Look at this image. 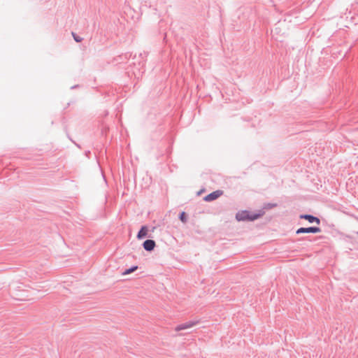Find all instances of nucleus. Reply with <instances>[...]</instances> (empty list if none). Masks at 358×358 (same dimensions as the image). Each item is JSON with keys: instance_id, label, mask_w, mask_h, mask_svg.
<instances>
[{"instance_id": "nucleus-1", "label": "nucleus", "mask_w": 358, "mask_h": 358, "mask_svg": "<svg viewBox=\"0 0 358 358\" xmlns=\"http://www.w3.org/2000/svg\"><path fill=\"white\" fill-rule=\"evenodd\" d=\"M263 212L252 213L250 211L244 210L238 211L236 214V219L237 221H254L259 219L262 216Z\"/></svg>"}, {"instance_id": "nucleus-2", "label": "nucleus", "mask_w": 358, "mask_h": 358, "mask_svg": "<svg viewBox=\"0 0 358 358\" xmlns=\"http://www.w3.org/2000/svg\"><path fill=\"white\" fill-rule=\"evenodd\" d=\"M321 232V229L318 227H300L296 231V234H317Z\"/></svg>"}, {"instance_id": "nucleus-3", "label": "nucleus", "mask_w": 358, "mask_h": 358, "mask_svg": "<svg viewBox=\"0 0 358 358\" xmlns=\"http://www.w3.org/2000/svg\"><path fill=\"white\" fill-rule=\"evenodd\" d=\"M223 194V191L222 190H215L208 194H207L206 196H205L203 197V201H206V202H210V201H213L215 199H217V198H219L221 195H222Z\"/></svg>"}, {"instance_id": "nucleus-4", "label": "nucleus", "mask_w": 358, "mask_h": 358, "mask_svg": "<svg viewBox=\"0 0 358 358\" xmlns=\"http://www.w3.org/2000/svg\"><path fill=\"white\" fill-rule=\"evenodd\" d=\"M300 219L306 220L310 223H317V224H320V220L313 215L310 214H301L299 215Z\"/></svg>"}, {"instance_id": "nucleus-5", "label": "nucleus", "mask_w": 358, "mask_h": 358, "mask_svg": "<svg viewBox=\"0 0 358 358\" xmlns=\"http://www.w3.org/2000/svg\"><path fill=\"white\" fill-rule=\"evenodd\" d=\"M155 241L152 239L145 240L143 243V248L147 252L152 251L155 249Z\"/></svg>"}, {"instance_id": "nucleus-6", "label": "nucleus", "mask_w": 358, "mask_h": 358, "mask_svg": "<svg viewBox=\"0 0 358 358\" xmlns=\"http://www.w3.org/2000/svg\"><path fill=\"white\" fill-rule=\"evenodd\" d=\"M148 231V227L146 225H143L141 227L140 230L138 231L136 238L138 240L143 239L144 238H145L147 236Z\"/></svg>"}, {"instance_id": "nucleus-7", "label": "nucleus", "mask_w": 358, "mask_h": 358, "mask_svg": "<svg viewBox=\"0 0 358 358\" xmlns=\"http://www.w3.org/2000/svg\"><path fill=\"white\" fill-rule=\"evenodd\" d=\"M194 325H195L194 322H189L184 323V324L177 326L176 327L175 330L176 331H181V330H185V329H190V328L193 327Z\"/></svg>"}, {"instance_id": "nucleus-8", "label": "nucleus", "mask_w": 358, "mask_h": 358, "mask_svg": "<svg viewBox=\"0 0 358 358\" xmlns=\"http://www.w3.org/2000/svg\"><path fill=\"white\" fill-rule=\"evenodd\" d=\"M179 219L180 220L181 222L185 223L187 220V215L185 213V212L182 211L181 212L180 214H179Z\"/></svg>"}, {"instance_id": "nucleus-9", "label": "nucleus", "mask_w": 358, "mask_h": 358, "mask_svg": "<svg viewBox=\"0 0 358 358\" xmlns=\"http://www.w3.org/2000/svg\"><path fill=\"white\" fill-rule=\"evenodd\" d=\"M72 36H73V39L75 40L76 42H81L83 41V38L78 36L76 34H75L74 32H72Z\"/></svg>"}, {"instance_id": "nucleus-10", "label": "nucleus", "mask_w": 358, "mask_h": 358, "mask_svg": "<svg viewBox=\"0 0 358 358\" xmlns=\"http://www.w3.org/2000/svg\"><path fill=\"white\" fill-rule=\"evenodd\" d=\"M276 206H277L276 203H268L264 205V208H266V209H271V208H275Z\"/></svg>"}, {"instance_id": "nucleus-11", "label": "nucleus", "mask_w": 358, "mask_h": 358, "mask_svg": "<svg viewBox=\"0 0 358 358\" xmlns=\"http://www.w3.org/2000/svg\"><path fill=\"white\" fill-rule=\"evenodd\" d=\"M134 270H125L124 272L122 273V276L124 277L127 275L130 274L131 272H133Z\"/></svg>"}, {"instance_id": "nucleus-12", "label": "nucleus", "mask_w": 358, "mask_h": 358, "mask_svg": "<svg viewBox=\"0 0 358 358\" xmlns=\"http://www.w3.org/2000/svg\"><path fill=\"white\" fill-rule=\"evenodd\" d=\"M140 57H147V53L146 52H144L143 54L141 53L140 54Z\"/></svg>"}, {"instance_id": "nucleus-13", "label": "nucleus", "mask_w": 358, "mask_h": 358, "mask_svg": "<svg viewBox=\"0 0 358 358\" xmlns=\"http://www.w3.org/2000/svg\"><path fill=\"white\" fill-rule=\"evenodd\" d=\"M78 87H79V85H76L72 86V87H71V90H73V89H76V88H78Z\"/></svg>"}, {"instance_id": "nucleus-14", "label": "nucleus", "mask_w": 358, "mask_h": 358, "mask_svg": "<svg viewBox=\"0 0 358 358\" xmlns=\"http://www.w3.org/2000/svg\"><path fill=\"white\" fill-rule=\"evenodd\" d=\"M129 268H138V266H131Z\"/></svg>"}, {"instance_id": "nucleus-15", "label": "nucleus", "mask_w": 358, "mask_h": 358, "mask_svg": "<svg viewBox=\"0 0 358 358\" xmlns=\"http://www.w3.org/2000/svg\"><path fill=\"white\" fill-rule=\"evenodd\" d=\"M357 235H358V232H357Z\"/></svg>"}]
</instances>
